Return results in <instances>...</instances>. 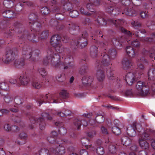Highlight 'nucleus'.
I'll return each instance as SVG.
<instances>
[{"mask_svg":"<svg viewBox=\"0 0 155 155\" xmlns=\"http://www.w3.org/2000/svg\"><path fill=\"white\" fill-rule=\"evenodd\" d=\"M49 48L47 51V54L43 61V65L47 66L50 63L56 68L69 69L74 68V64L71 61L73 60V51L69 52L65 57L60 59V56L58 54L54 53V50L58 53H61L64 51L63 46L60 44L57 46Z\"/></svg>","mask_w":155,"mask_h":155,"instance_id":"1","label":"nucleus"},{"mask_svg":"<svg viewBox=\"0 0 155 155\" xmlns=\"http://www.w3.org/2000/svg\"><path fill=\"white\" fill-rule=\"evenodd\" d=\"M23 54L22 58L15 60L16 54L18 53L17 49L14 48L7 49L6 52L5 59H3L0 58V62L3 61L6 64L13 62L14 66L18 68H22L25 64V59H29L32 61H35L36 59H38L40 51L36 49L33 51L29 47L24 46L22 48Z\"/></svg>","mask_w":155,"mask_h":155,"instance_id":"2","label":"nucleus"},{"mask_svg":"<svg viewBox=\"0 0 155 155\" xmlns=\"http://www.w3.org/2000/svg\"><path fill=\"white\" fill-rule=\"evenodd\" d=\"M93 31L91 32L92 36L91 38L92 41L97 43L98 45V47L101 48V58H102L101 61L102 65L106 66L109 68V70L107 69V75L109 79H112L115 78V76L113 72V69L111 68L112 63H111L110 59H115L117 55V51L115 48H111L109 49L108 51L106 50L107 45L106 43L103 42H98L97 39L96 35L102 34L101 32L100 31L95 32V34H93Z\"/></svg>","mask_w":155,"mask_h":155,"instance_id":"3","label":"nucleus"},{"mask_svg":"<svg viewBox=\"0 0 155 155\" xmlns=\"http://www.w3.org/2000/svg\"><path fill=\"white\" fill-rule=\"evenodd\" d=\"M29 24L30 25L31 24V29L32 32H28L27 31H24L22 27L21 23L17 21L14 23L12 28H10L9 31L6 33L8 36L7 38L15 35L18 37L19 41H23L26 38L28 39L29 35L33 34L36 35L40 29L41 23L36 20L33 22H29Z\"/></svg>","mask_w":155,"mask_h":155,"instance_id":"4","label":"nucleus"},{"mask_svg":"<svg viewBox=\"0 0 155 155\" xmlns=\"http://www.w3.org/2000/svg\"><path fill=\"white\" fill-rule=\"evenodd\" d=\"M51 8L54 12H59L56 14L55 18L57 20H61L63 18L62 13H63L66 11H70L72 9L73 6L72 4L68 2V0H62L61 5L59 7V5L55 0L51 1Z\"/></svg>","mask_w":155,"mask_h":155,"instance_id":"5","label":"nucleus"},{"mask_svg":"<svg viewBox=\"0 0 155 155\" xmlns=\"http://www.w3.org/2000/svg\"><path fill=\"white\" fill-rule=\"evenodd\" d=\"M137 61V67L135 72H130L125 76V80L129 85H131L134 82L141 77L143 74L144 67L142 63L147 62V60L143 57L140 58Z\"/></svg>","mask_w":155,"mask_h":155,"instance_id":"6","label":"nucleus"},{"mask_svg":"<svg viewBox=\"0 0 155 155\" xmlns=\"http://www.w3.org/2000/svg\"><path fill=\"white\" fill-rule=\"evenodd\" d=\"M96 21V20H95ZM96 21L98 24L100 25L105 26L107 23L110 24H114L115 27L119 28L122 32H124L127 34L128 36L130 35V32L129 31L122 27V26L124 23V21L123 19H114L111 18H108L107 20H106L104 18L98 16Z\"/></svg>","mask_w":155,"mask_h":155,"instance_id":"7","label":"nucleus"},{"mask_svg":"<svg viewBox=\"0 0 155 155\" xmlns=\"http://www.w3.org/2000/svg\"><path fill=\"white\" fill-rule=\"evenodd\" d=\"M3 4L7 8H10L15 4V10L18 12L21 11L22 7L25 5L28 6L33 5L31 2H28L27 0H5Z\"/></svg>","mask_w":155,"mask_h":155,"instance_id":"8","label":"nucleus"},{"mask_svg":"<svg viewBox=\"0 0 155 155\" xmlns=\"http://www.w3.org/2000/svg\"><path fill=\"white\" fill-rule=\"evenodd\" d=\"M101 62H100L98 60L96 61L95 63L96 66L98 68V70L97 71L96 73V76L97 80L100 82H103L104 80L105 77V74L104 71V67L106 68V71H107V69L109 70V68L106 66H104L102 65ZM113 72L114 75L115 76V78H114L113 79H110V80H114V81H116L117 83H118L119 81L120 80L119 79V78L117 77H116L115 74H114L113 70ZM107 75V73L106 72ZM109 79L108 76H107Z\"/></svg>","mask_w":155,"mask_h":155,"instance_id":"9","label":"nucleus"},{"mask_svg":"<svg viewBox=\"0 0 155 155\" xmlns=\"http://www.w3.org/2000/svg\"><path fill=\"white\" fill-rule=\"evenodd\" d=\"M110 3L106 8V11L112 17L119 15L121 11V6L118 7L117 3H121L120 0H108Z\"/></svg>","mask_w":155,"mask_h":155,"instance_id":"10","label":"nucleus"},{"mask_svg":"<svg viewBox=\"0 0 155 155\" xmlns=\"http://www.w3.org/2000/svg\"><path fill=\"white\" fill-rule=\"evenodd\" d=\"M87 31H83L81 33H80L78 35L75 37V39H72L71 41L70 39V45L71 48L73 51L77 48L78 44L79 43H82L84 41H87V37L88 36Z\"/></svg>","mask_w":155,"mask_h":155,"instance_id":"11","label":"nucleus"},{"mask_svg":"<svg viewBox=\"0 0 155 155\" xmlns=\"http://www.w3.org/2000/svg\"><path fill=\"white\" fill-rule=\"evenodd\" d=\"M131 2L134 4L132 0H120V3L122 5L121 6V11L124 9L122 14H125L127 15L131 16H135L137 15V12L134 9L127 7L130 5Z\"/></svg>","mask_w":155,"mask_h":155,"instance_id":"12","label":"nucleus"},{"mask_svg":"<svg viewBox=\"0 0 155 155\" xmlns=\"http://www.w3.org/2000/svg\"><path fill=\"white\" fill-rule=\"evenodd\" d=\"M33 70L34 68H33L30 73H26L20 76L18 78L20 82L16 84L17 87H19L21 85H26L29 83L33 76L34 77L35 73L33 72Z\"/></svg>","mask_w":155,"mask_h":155,"instance_id":"13","label":"nucleus"},{"mask_svg":"<svg viewBox=\"0 0 155 155\" xmlns=\"http://www.w3.org/2000/svg\"><path fill=\"white\" fill-rule=\"evenodd\" d=\"M37 34L29 35L28 37V39L33 43L38 42L40 39H44L47 38L49 36V32L48 30L43 31L41 33L39 31Z\"/></svg>","mask_w":155,"mask_h":155,"instance_id":"14","label":"nucleus"},{"mask_svg":"<svg viewBox=\"0 0 155 155\" xmlns=\"http://www.w3.org/2000/svg\"><path fill=\"white\" fill-rule=\"evenodd\" d=\"M61 40L64 43H66L69 41L70 39L67 36L61 37L58 35H54L51 38L50 42L51 45L54 47L60 44Z\"/></svg>","mask_w":155,"mask_h":155,"instance_id":"15","label":"nucleus"},{"mask_svg":"<svg viewBox=\"0 0 155 155\" xmlns=\"http://www.w3.org/2000/svg\"><path fill=\"white\" fill-rule=\"evenodd\" d=\"M29 118L31 123V124H30L29 125V127L31 129H33L35 126L33 124L37 122L39 123V127L41 130H44L45 129L46 125L44 118H35L31 115H29Z\"/></svg>","mask_w":155,"mask_h":155,"instance_id":"16","label":"nucleus"},{"mask_svg":"<svg viewBox=\"0 0 155 155\" xmlns=\"http://www.w3.org/2000/svg\"><path fill=\"white\" fill-rule=\"evenodd\" d=\"M136 87V88L139 91L138 95L141 96L148 95L149 92L148 90H147V83L146 84L145 83L139 81L137 82Z\"/></svg>","mask_w":155,"mask_h":155,"instance_id":"17","label":"nucleus"},{"mask_svg":"<svg viewBox=\"0 0 155 155\" xmlns=\"http://www.w3.org/2000/svg\"><path fill=\"white\" fill-rule=\"evenodd\" d=\"M82 81L83 85L86 87H89V90L94 91L97 87L95 84L93 82V78L91 76H85L82 78Z\"/></svg>","mask_w":155,"mask_h":155,"instance_id":"18","label":"nucleus"},{"mask_svg":"<svg viewBox=\"0 0 155 155\" xmlns=\"http://www.w3.org/2000/svg\"><path fill=\"white\" fill-rule=\"evenodd\" d=\"M0 97H9V87L8 83L5 81L0 83Z\"/></svg>","mask_w":155,"mask_h":155,"instance_id":"19","label":"nucleus"},{"mask_svg":"<svg viewBox=\"0 0 155 155\" xmlns=\"http://www.w3.org/2000/svg\"><path fill=\"white\" fill-rule=\"evenodd\" d=\"M126 42L129 43L128 39L126 37L125 38L124 36H121L111 39L110 43V44L115 47L119 46L120 47L122 46V43Z\"/></svg>","mask_w":155,"mask_h":155,"instance_id":"20","label":"nucleus"},{"mask_svg":"<svg viewBox=\"0 0 155 155\" xmlns=\"http://www.w3.org/2000/svg\"><path fill=\"white\" fill-rule=\"evenodd\" d=\"M32 79H34L32 82V86L36 89H39L43 85H47L49 84V81L48 79L45 81L38 78H37L36 79H35L33 77L32 78Z\"/></svg>","mask_w":155,"mask_h":155,"instance_id":"21","label":"nucleus"},{"mask_svg":"<svg viewBox=\"0 0 155 155\" xmlns=\"http://www.w3.org/2000/svg\"><path fill=\"white\" fill-rule=\"evenodd\" d=\"M146 31L145 30L143 29L142 30H138L136 31H135L133 34L136 38L139 39L140 40L142 41L143 42L147 43H151L153 42V41L152 38H143L140 37V33L144 34L146 33Z\"/></svg>","mask_w":155,"mask_h":155,"instance_id":"22","label":"nucleus"},{"mask_svg":"<svg viewBox=\"0 0 155 155\" xmlns=\"http://www.w3.org/2000/svg\"><path fill=\"white\" fill-rule=\"evenodd\" d=\"M89 3L87 4V8L89 10L92 12V14H95L94 11V8L95 6L99 5L100 3V0H88Z\"/></svg>","mask_w":155,"mask_h":155,"instance_id":"23","label":"nucleus"},{"mask_svg":"<svg viewBox=\"0 0 155 155\" xmlns=\"http://www.w3.org/2000/svg\"><path fill=\"white\" fill-rule=\"evenodd\" d=\"M98 48L95 46L93 45L91 46L90 49V55L92 58H97L96 61L98 60L101 62V61L99 60V58L101 59V53L100 54V55L98 56ZM102 53V52H101ZM103 53V52H102Z\"/></svg>","mask_w":155,"mask_h":155,"instance_id":"24","label":"nucleus"},{"mask_svg":"<svg viewBox=\"0 0 155 155\" xmlns=\"http://www.w3.org/2000/svg\"><path fill=\"white\" fill-rule=\"evenodd\" d=\"M68 27L69 32L72 35L77 34L80 31L79 26L72 22L68 24Z\"/></svg>","mask_w":155,"mask_h":155,"instance_id":"25","label":"nucleus"},{"mask_svg":"<svg viewBox=\"0 0 155 155\" xmlns=\"http://www.w3.org/2000/svg\"><path fill=\"white\" fill-rule=\"evenodd\" d=\"M3 17L6 18H11L15 16V13L13 11L6 9L1 12Z\"/></svg>","mask_w":155,"mask_h":155,"instance_id":"26","label":"nucleus"},{"mask_svg":"<svg viewBox=\"0 0 155 155\" xmlns=\"http://www.w3.org/2000/svg\"><path fill=\"white\" fill-rule=\"evenodd\" d=\"M122 67L124 69L127 70L132 66L131 61L127 58H124L122 61Z\"/></svg>","mask_w":155,"mask_h":155,"instance_id":"27","label":"nucleus"},{"mask_svg":"<svg viewBox=\"0 0 155 155\" xmlns=\"http://www.w3.org/2000/svg\"><path fill=\"white\" fill-rule=\"evenodd\" d=\"M49 24L54 28L58 30H62L64 27V26L63 25H60L58 21H55L53 19H51L50 21Z\"/></svg>","mask_w":155,"mask_h":155,"instance_id":"28","label":"nucleus"},{"mask_svg":"<svg viewBox=\"0 0 155 155\" xmlns=\"http://www.w3.org/2000/svg\"><path fill=\"white\" fill-rule=\"evenodd\" d=\"M150 132L152 133L153 134L155 135V130H151L147 129L144 131L143 133L141 135V139H143L147 140H151Z\"/></svg>","mask_w":155,"mask_h":155,"instance_id":"29","label":"nucleus"},{"mask_svg":"<svg viewBox=\"0 0 155 155\" xmlns=\"http://www.w3.org/2000/svg\"><path fill=\"white\" fill-rule=\"evenodd\" d=\"M130 32V36H128L127 34H125L124 32H122L123 34H124V37H126V38L128 39V42H127L128 44H130L131 43V45L132 46L134 47L138 48L140 46V43L139 41H138L137 40H134L133 41L130 42V39L131 38L132 36V33Z\"/></svg>","mask_w":155,"mask_h":155,"instance_id":"30","label":"nucleus"},{"mask_svg":"<svg viewBox=\"0 0 155 155\" xmlns=\"http://www.w3.org/2000/svg\"><path fill=\"white\" fill-rule=\"evenodd\" d=\"M55 125L58 127H59L58 132L61 135H64L67 133V130L63 127L64 124L61 122H58L55 123Z\"/></svg>","mask_w":155,"mask_h":155,"instance_id":"31","label":"nucleus"},{"mask_svg":"<svg viewBox=\"0 0 155 155\" xmlns=\"http://www.w3.org/2000/svg\"><path fill=\"white\" fill-rule=\"evenodd\" d=\"M148 90L149 94H150V90H151L153 92H155V80L153 79H150L148 78L147 81V88Z\"/></svg>","mask_w":155,"mask_h":155,"instance_id":"32","label":"nucleus"},{"mask_svg":"<svg viewBox=\"0 0 155 155\" xmlns=\"http://www.w3.org/2000/svg\"><path fill=\"white\" fill-rule=\"evenodd\" d=\"M38 72L40 76L39 78L45 81H47L45 77L47 74V72L44 68H39L38 69Z\"/></svg>","mask_w":155,"mask_h":155,"instance_id":"33","label":"nucleus"},{"mask_svg":"<svg viewBox=\"0 0 155 155\" xmlns=\"http://www.w3.org/2000/svg\"><path fill=\"white\" fill-rule=\"evenodd\" d=\"M139 142L140 147L143 149L148 150L149 147V144L147 142L142 139H140Z\"/></svg>","mask_w":155,"mask_h":155,"instance_id":"34","label":"nucleus"},{"mask_svg":"<svg viewBox=\"0 0 155 155\" xmlns=\"http://www.w3.org/2000/svg\"><path fill=\"white\" fill-rule=\"evenodd\" d=\"M75 5L78 8V9H79L81 13L85 15L90 16L92 15V14L89 13L86 11H85L84 8L79 6V2H76Z\"/></svg>","mask_w":155,"mask_h":155,"instance_id":"35","label":"nucleus"},{"mask_svg":"<svg viewBox=\"0 0 155 155\" xmlns=\"http://www.w3.org/2000/svg\"><path fill=\"white\" fill-rule=\"evenodd\" d=\"M121 141L124 145L128 146L131 144V139L126 136H123L120 139Z\"/></svg>","mask_w":155,"mask_h":155,"instance_id":"36","label":"nucleus"},{"mask_svg":"<svg viewBox=\"0 0 155 155\" xmlns=\"http://www.w3.org/2000/svg\"><path fill=\"white\" fill-rule=\"evenodd\" d=\"M127 54L131 58L134 57L136 54L134 48L130 46H127L126 49Z\"/></svg>","mask_w":155,"mask_h":155,"instance_id":"37","label":"nucleus"},{"mask_svg":"<svg viewBox=\"0 0 155 155\" xmlns=\"http://www.w3.org/2000/svg\"><path fill=\"white\" fill-rule=\"evenodd\" d=\"M4 128L5 130L7 131H11L12 129V131L14 132H16L18 130V126L14 125L13 126L12 128L10 125L8 124H6L5 125Z\"/></svg>","mask_w":155,"mask_h":155,"instance_id":"38","label":"nucleus"},{"mask_svg":"<svg viewBox=\"0 0 155 155\" xmlns=\"http://www.w3.org/2000/svg\"><path fill=\"white\" fill-rule=\"evenodd\" d=\"M153 66L154 68H151L149 70L148 75L149 79L152 78L155 80V64L154 65H153Z\"/></svg>","mask_w":155,"mask_h":155,"instance_id":"39","label":"nucleus"},{"mask_svg":"<svg viewBox=\"0 0 155 155\" xmlns=\"http://www.w3.org/2000/svg\"><path fill=\"white\" fill-rule=\"evenodd\" d=\"M127 134L130 137H134L136 136V133L135 129L133 127V124L129 129L127 128Z\"/></svg>","mask_w":155,"mask_h":155,"instance_id":"40","label":"nucleus"},{"mask_svg":"<svg viewBox=\"0 0 155 155\" xmlns=\"http://www.w3.org/2000/svg\"><path fill=\"white\" fill-rule=\"evenodd\" d=\"M88 70V65L87 64H85L84 65L82 66L79 69V73L81 75H83L87 73Z\"/></svg>","mask_w":155,"mask_h":155,"instance_id":"41","label":"nucleus"},{"mask_svg":"<svg viewBox=\"0 0 155 155\" xmlns=\"http://www.w3.org/2000/svg\"><path fill=\"white\" fill-rule=\"evenodd\" d=\"M108 150L110 153L111 155H116L117 149L115 145H110L108 147Z\"/></svg>","mask_w":155,"mask_h":155,"instance_id":"42","label":"nucleus"},{"mask_svg":"<svg viewBox=\"0 0 155 155\" xmlns=\"http://www.w3.org/2000/svg\"><path fill=\"white\" fill-rule=\"evenodd\" d=\"M143 53L145 55H149L150 57L152 58L155 56V50L152 48L149 51L144 50L143 51Z\"/></svg>","mask_w":155,"mask_h":155,"instance_id":"43","label":"nucleus"},{"mask_svg":"<svg viewBox=\"0 0 155 155\" xmlns=\"http://www.w3.org/2000/svg\"><path fill=\"white\" fill-rule=\"evenodd\" d=\"M82 124L81 120L78 118H76L74 120V125L75 129H77L78 130L80 129Z\"/></svg>","mask_w":155,"mask_h":155,"instance_id":"44","label":"nucleus"},{"mask_svg":"<svg viewBox=\"0 0 155 155\" xmlns=\"http://www.w3.org/2000/svg\"><path fill=\"white\" fill-rule=\"evenodd\" d=\"M55 151L57 153L59 154L62 155L65 153V149L64 147L61 146L60 145H59V146L56 148Z\"/></svg>","mask_w":155,"mask_h":155,"instance_id":"45","label":"nucleus"},{"mask_svg":"<svg viewBox=\"0 0 155 155\" xmlns=\"http://www.w3.org/2000/svg\"><path fill=\"white\" fill-rule=\"evenodd\" d=\"M112 131L114 134L118 135L121 133L120 129L117 126H114L112 128Z\"/></svg>","mask_w":155,"mask_h":155,"instance_id":"46","label":"nucleus"},{"mask_svg":"<svg viewBox=\"0 0 155 155\" xmlns=\"http://www.w3.org/2000/svg\"><path fill=\"white\" fill-rule=\"evenodd\" d=\"M38 16L35 13H31L29 16V19L30 21V22H33L36 21L37 19Z\"/></svg>","mask_w":155,"mask_h":155,"instance_id":"47","label":"nucleus"},{"mask_svg":"<svg viewBox=\"0 0 155 155\" xmlns=\"http://www.w3.org/2000/svg\"><path fill=\"white\" fill-rule=\"evenodd\" d=\"M59 95L60 96L63 97H69L70 96L69 92L65 89H62L61 90L59 93Z\"/></svg>","mask_w":155,"mask_h":155,"instance_id":"48","label":"nucleus"},{"mask_svg":"<svg viewBox=\"0 0 155 155\" xmlns=\"http://www.w3.org/2000/svg\"><path fill=\"white\" fill-rule=\"evenodd\" d=\"M124 95L126 96L134 97V94L132 89H128L126 90L124 92Z\"/></svg>","mask_w":155,"mask_h":155,"instance_id":"49","label":"nucleus"},{"mask_svg":"<svg viewBox=\"0 0 155 155\" xmlns=\"http://www.w3.org/2000/svg\"><path fill=\"white\" fill-rule=\"evenodd\" d=\"M95 120L97 123H103L104 120V118L103 116L99 115L95 117Z\"/></svg>","mask_w":155,"mask_h":155,"instance_id":"50","label":"nucleus"},{"mask_svg":"<svg viewBox=\"0 0 155 155\" xmlns=\"http://www.w3.org/2000/svg\"><path fill=\"white\" fill-rule=\"evenodd\" d=\"M133 127L135 129V131H137L139 132H140L142 130V128L141 125L137 124L136 123H134L133 124Z\"/></svg>","mask_w":155,"mask_h":155,"instance_id":"51","label":"nucleus"},{"mask_svg":"<svg viewBox=\"0 0 155 155\" xmlns=\"http://www.w3.org/2000/svg\"><path fill=\"white\" fill-rule=\"evenodd\" d=\"M39 155H50L49 150L45 148H42L39 151Z\"/></svg>","mask_w":155,"mask_h":155,"instance_id":"52","label":"nucleus"},{"mask_svg":"<svg viewBox=\"0 0 155 155\" xmlns=\"http://www.w3.org/2000/svg\"><path fill=\"white\" fill-rule=\"evenodd\" d=\"M96 152L99 155H102L104 153V148L101 146H99L96 149Z\"/></svg>","mask_w":155,"mask_h":155,"instance_id":"53","label":"nucleus"},{"mask_svg":"<svg viewBox=\"0 0 155 155\" xmlns=\"http://www.w3.org/2000/svg\"><path fill=\"white\" fill-rule=\"evenodd\" d=\"M47 140L49 141V142L51 143L52 144H54V143H59V142L57 141L55 138L54 137H52L51 136L47 138Z\"/></svg>","mask_w":155,"mask_h":155,"instance_id":"54","label":"nucleus"},{"mask_svg":"<svg viewBox=\"0 0 155 155\" xmlns=\"http://www.w3.org/2000/svg\"><path fill=\"white\" fill-rule=\"evenodd\" d=\"M41 13L45 15H46L49 13L50 10L47 7H44L41 9Z\"/></svg>","mask_w":155,"mask_h":155,"instance_id":"55","label":"nucleus"},{"mask_svg":"<svg viewBox=\"0 0 155 155\" xmlns=\"http://www.w3.org/2000/svg\"><path fill=\"white\" fill-rule=\"evenodd\" d=\"M70 15L72 18L77 17L79 15V12L76 10H74L70 12Z\"/></svg>","mask_w":155,"mask_h":155,"instance_id":"56","label":"nucleus"},{"mask_svg":"<svg viewBox=\"0 0 155 155\" xmlns=\"http://www.w3.org/2000/svg\"><path fill=\"white\" fill-rule=\"evenodd\" d=\"M87 44V41H84V42H82V43H79L78 44L77 48L78 47L81 49H82L86 47Z\"/></svg>","mask_w":155,"mask_h":155,"instance_id":"57","label":"nucleus"},{"mask_svg":"<svg viewBox=\"0 0 155 155\" xmlns=\"http://www.w3.org/2000/svg\"><path fill=\"white\" fill-rule=\"evenodd\" d=\"M81 141L82 144L85 146L87 145V144H89L90 140L87 138H83L81 139Z\"/></svg>","mask_w":155,"mask_h":155,"instance_id":"58","label":"nucleus"},{"mask_svg":"<svg viewBox=\"0 0 155 155\" xmlns=\"http://www.w3.org/2000/svg\"><path fill=\"white\" fill-rule=\"evenodd\" d=\"M131 24L134 28L138 29L141 26V25L138 21H134L131 23Z\"/></svg>","mask_w":155,"mask_h":155,"instance_id":"59","label":"nucleus"},{"mask_svg":"<svg viewBox=\"0 0 155 155\" xmlns=\"http://www.w3.org/2000/svg\"><path fill=\"white\" fill-rule=\"evenodd\" d=\"M57 80L59 82H62L65 80V78L63 75L61 74H59L56 77Z\"/></svg>","mask_w":155,"mask_h":155,"instance_id":"60","label":"nucleus"},{"mask_svg":"<svg viewBox=\"0 0 155 155\" xmlns=\"http://www.w3.org/2000/svg\"><path fill=\"white\" fill-rule=\"evenodd\" d=\"M14 101L17 104H21L23 102L22 97H15Z\"/></svg>","mask_w":155,"mask_h":155,"instance_id":"61","label":"nucleus"},{"mask_svg":"<svg viewBox=\"0 0 155 155\" xmlns=\"http://www.w3.org/2000/svg\"><path fill=\"white\" fill-rule=\"evenodd\" d=\"M97 132L96 130H92L90 132L87 134V135L90 138H92L96 135Z\"/></svg>","mask_w":155,"mask_h":155,"instance_id":"62","label":"nucleus"},{"mask_svg":"<svg viewBox=\"0 0 155 155\" xmlns=\"http://www.w3.org/2000/svg\"><path fill=\"white\" fill-rule=\"evenodd\" d=\"M101 130L102 134H104L106 135L108 134V132L107 129L103 126H102L101 127Z\"/></svg>","mask_w":155,"mask_h":155,"instance_id":"63","label":"nucleus"},{"mask_svg":"<svg viewBox=\"0 0 155 155\" xmlns=\"http://www.w3.org/2000/svg\"><path fill=\"white\" fill-rule=\"evenodd\" d=\"M146 11L145 12H142L140 13V15L141 17L143 18H147L148 16L147 13Z\"/></svg>","mask_w":155,"mask_h":155,"instance_id":"64","label":"nucleus"}]
</instances>
